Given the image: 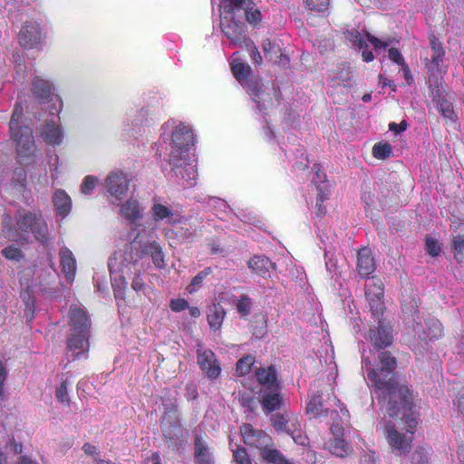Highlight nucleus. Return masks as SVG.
<instances>
[{
    "mask_svg": "<svg viewBox=\"0 0 464 464\" xmlns=\"http://www.w3.org/2000/svg\"><path fill=\"white\" fill-rule=\"evenodd\" d=\"M378 359L382 366L369 369L367 376L375 388L379 403L386 405L389 415H394L398 409L397 398L403 405L411 403V390L407 385L398 383L395 373L397 359L389 351H382Z\"/></svg>",
    "mask_w": 464,
    "mask_h": 464,
    "instance_id": "f257e3e1",
    "label": "nucleus"
},
{
    "mask_svg": "<svg viewBox=\"0 0 464 464\" xmlns=\"http://www.w3.org/2000/svg\"><path fill=\"white\" fill-rule=\"evenodd\" d=\"M14 219L13 240L21 243L28 242L30 235L41 243H46L49 240L48 225L41 211L19 209Z\"/></svg>",
    "mask_w": 464,
    "mask_h": 464,
    "instance_id": "f03ea898",
    "label": "nucleus"
},
{
    "mask_svg": "<svg viewBox=\"0 0 464 464\" xmlns=\"http://www.w3.org/2000/svg\"><path fill=\"white\" fill-rule=\"evenodd\" d=\"M23 118V107L16 104L14 108L12 117L9 122V130L11 139L16 143V151L18 157L28 163L34 162L36 145L33 135V130L21 125Z\"/></svg>",
    "mask_w": 464,
    "mask_h": 464,
    "instance_id": "7ed1b4c3",
    "label": "nucleus"
},
{
    "mask_svg": "<svg viewBox=\"0 0 464 464\" xmlns=\"http://www.w3.org/2000/svg\"><path fill=\"white\" fill-rule=\"evenodd\" d=\"M231 71L237 81L246 88L247 93L256 103L258 111L266 109V103H272L269 92H266L263 81L256 77H251V67L242 62L234 61L231 64Z\"/></svg>",
    "mask_w": 464,
    "mask_h": 464,
    "instance_id": "20e7f679",
    "label": "nucleus"
},
{
    "mask_svg": "<svg viewBox=\"0 0 464 464\" xmlns=\"http://www.w3.org/2000/svg\"><path fill=\"white\" fill-rule=\"evenodd\" d=\"M384 434L389 446L396 455H406L411 451L413 442L412 435L399 431L394 425H387Z\"/></svg>",
    "mask_w": 464,
    "mask_h": 464,
    "instance_id": "39448f33",
    "label": "nucleus"
},
{
    "mask_svg": "<svg viewBox=\"0 0 464 464\" xmlns=\"http://www.w3.org/2000/svg\"><path fill=\"white\" fill-rule=\"evenodd\" d=\"M240 434L243 442L250 448L257 449L259 453H261L266 447H271L273 445V439L269 434L263 430L255 429L253 425L249 423H244L240 426Z\"/></svg>",
    "mask_w": 464,
    "mask_h": 464,
    "instance_id": "423d86ee",
    "label": "nucleus"
},
{
    "mask_svg": "<svg viewBox=\"0 0 464 464\" xmlns=\"http://www.w3.org/2000/svg\"><path fill=\"white\" fill-rule=\"evenodd\" d=\"M19 44L24 49L37 48L42 43V30L36 21H26L17 35Z\"/></svg>",
    "mask_w": 464,
    "mask_h": 464,
    "instance_id": "0eeeda50",
    "label": "nucleus"
},
{
    "mask_svg": "<svg viewBox=\"0 0 464 464\" xmlns=\"http://www.w3.org/2000/svg\"><path fill=\"white\" fill-rule=\"evenodd\" d=\"M220 29L235 45L242 46L243 43L248 38L246 35L245 24L235 20L233 16L226 15L221 18Z\"/></svg>",
    "mask_w": 464,
    "mask_h": 464,
    "instance_id": "6e6552de",
    "label": "nucleus"
},
{
    "mask_svg": "<svg viewBox=\"0 0 464 464\" xmlns=\"http://www.w3.org/2000/svg\"><path fill=\"white\" fill-rule=\"evenodd\" d=\"M256 394L262 407V411L266 415L280 410L283 406L284 399L282 395V387L258 390Z\"/></svg>",
    "mask_w": 464,
    "mask_h": 464,
    "instance_id": "1a4fd4ad",
    "label": "nucleus"
},
{
    "mask_svg": "<svg viewBox=\"0 0 464 464\" xmlns=\"http://www.w3.org/2000/svg\"><path fill=\"white\" fill-rule=\"evenodd\" d=\"M369 339L376 350H384L393 342L392 327L382 320L378 321V326L369 331Z\"/></svg>",
    "mask_w": 464,
    "mask_h": 464,
    "instance_id": "9d476101",
    "label": "nucleus"
},
{
    "mask_svg": "<svg viewBox=\"0 0 464 464\" xmlns=\"http://www.w3.org/2000/svg\"><path fill=\"white\" fill-rule=\"evenodd\" d=\"M198 363L209 379H217L221 372L219 362L215 353L209 350H198Z\"/></svg>",
    "mask_w": 464,
    "mask_h": 464,
    "instance_id": "9b49d317",
    "label": "nucleus"
},
{
    "mask_svg": "<svg viewBox=\"0 0 464 464\" xmlns=\"http://www.w3.org/2000/svg\"><path fill=\"white\" fill-rule=\"evenodd\" d=\"M90 333H72L67 340V350L72 353L73 360L82 355L87 357L90 342Z\"/></svg>",
    "mask_w": 464,
    "mask_h": 464,
    "instance_id": "f8f14e48",
    "label": "nucleus"
},
{
    "mask_svg": "<svg viewBox=\"0 0 464 464\" xmlns=\"http://www.w3.org/2000/svg\"><path fill=\"white\" fill-rule=\"evenodd\" d=\"M256 382L259 385L258 390H267L282 387L278 380L277 372L275 366L258 367L255 370Z\"/></svg>",
    "mask_w": 464,
    "mask_h": 464,
    "instance_id": "ddd939ff",
    "label": "nucleus"
},
{
    "mask_svg": "<svg viewBox=\"0 0 464 464\" xmlns=\"http://www.w3.org/2000/svg\"><path fill=\"white\" fill-rule=\"evenodd\" d=\"M108 193L117 199H121L129 190V180L122 172L110 174L106 179Z\"/></svg>",
    "mask_w": 464,
    "mask_h": 464,
    "instance_id": "4468645a",
    "label": "nucleus"
},
{
    "mask_svg": "<svg viewBox=\"0 0 464 464\" xmlns=\"http://www.w3.org/2000/svg\"><path fill=\"white\" fill-rule=\"evenodd\" d=\"M430 45L431 49V58L426 63L429 72H441V65L443 63L445 50L442 43L436 37L435 34H430L429 37Z\"/></svg>",
    "mask_w": 464,
    "mask_h": 464,
    "instance_id": "2eb2a0df",
    "label": "nucleus"
},
{
    "mask_svg": "<svg viewBox=\"0 0 464 464\" xmlns=\"http://www.w3.org/2000/svg\"><path fill=\"white\" fill-rule=\"evenodd\" d=\"M69 325L72 333H90L91 324L87 314L78 306L70 308Z\"/></svg>",
    "mask_w": 464,
    "mask_h": 464,
    "instance_id": "dca6fc26",
    "label": "nucleus"
},
{
    "mask_svg": "<svg viewBox=\"0 0 464 464\" xmlns=\"http://www.w3.org/2000/svg\"><path fill=\"white\" fill-rule=\"evenodd\" d=\"M357 271L362 278H369L375 270V262L370 248L362 247L357 253Z\"/></svg>",
    "mask_w": 464,
    "mask_h": 464,
    "instance_id": "f3484780",
    "label": "nucleus"
},
{
    "mask_svg": "<svg viewBox=\"0 0 464 464\" xmlns=\"http://www.w3.org/2000/svg\"><path fill=\"white\" fill-rule=\"evenodd\" d=\"M410 396H411V403L407 406L401 403L400 399L397 398L398 409H397L396 414L390 415V416L391 417H398L400 415V413H402L401 420L407 424V427H408L406 432L414 436L415 429L418 425V420H417V418H416L414 412L412 411L413 395H412L411 392Z\"/></svg>",
    "mask_w": 464,
    "mask_h": 464,
    "instance_id": "a211bd4d",
    "label": "nucleus"
},
{
    "mask_svg": "<svg viewBox=\"0 0 464 464\" xmlns=\"http://www.w3.org/2000/svg\"><path fill=\"white\" fill-rule=\"evenodd\" d=\"M161 430L169 447L177 445L178 440L182 435L179 419L162 420Z\"/></svg>",
    "mask_w": 464,
    "mask_h": 464,
    "instance_id": "6ab92c4d",
    "label": "nucleus"
},
{
    "mask_svg": "<svg viewBox=\"0 0 464 464\" xmlns=\"http://www.w3.org/2000/svg\"><path fill=\"white\" fill-rule=\"evenodd\" d=\"M195 139L192 130L181 123L172 132V143L179 148L189 149L194 145Z\"/></svg>",
    "mask_w": 464,
    "mask_h": 464,
    "instance_id": "aec40b11",
    "label": "nucleus"
},
{
    "mask_svg": "<svg viewBox=\"0 0 464 464\" xmlns=\"http://www.w3.org/2000/svg\"><path fill=\"white\" fill-rule=\"evenodd\" d=\"M60 265L66 280L72 283L76 272V260L72 252L66 246H63L59 252Z\"/></svg>",
    "mask_w": 464,
    "mask_h": 464,
    "instance_id": "412c9836",
    "label": "nucleus"
},
{
    "mask_svg": "<svg viewBox=\"0 0 464 464\" xmlns=\"http://www.w3.org/2000/svg\"><path fill=\"white\" fill-rule=\"evenodd\" d=\"M247 265L252 273L262 277H266L276 268L275 263L265 256H253Z\"/></svg>",
    "mask_w": 464,
    "mask_h": 464,
    "instance_id": "4be33fe9",
    "label": "nucleus"
},
{
    "mask_svg": "<svg viewBox=\"0 0 464 464\" xmlns=\"http://www.w3.org/2000/svg\"><path fill=\"white\" fill-rule=\"evenodd\" d=\"M120 214L124 219L134 224L142 218V209L137 199L130 198L121 205Z\"/></svg>",
    "mask_w": 464,
    "mask_h": 464,
    "instance_id": "5701e85b",
    "label": "nucleus"
},
{
    "mask_svg": "<svg viewBox=\"0 0 464 464\" xmlns=\"http://www.w3.org/2000/svg\"><path fill=\"white\" fill-rule=\"evenodd\" d=\"M32 92L38 99L45 102L51 100L53 87L47 80L36 76L32 82Z\"/></svg>",
    "mask_w": 464,
    "mask_h": 464,
    "instance_id": "b1692460",
    "label": "nucleus"
},
{
    "mask_svg": "<svg viewBox=\"0 0 464 464\" xmlns=\"http://www.w3.org/2000/svg\"><path fill=\"white\" fill-rule=\"evenodd\" d=\"M53 203L57 215L61 217L67 216L72 209V200L70 196L63 189H57L53 197Z\"/></svg>",
    "mask_w": 464,
    "mask_h": 464,
    "instance_id": "393cba45",
    "label": "nucleus"
},
{
    "mask_svg": "<svg viewBox=\"0 0 464 464\" xmlns=\"http://www.w3.org/2000/svg\"><path fill=\"white\" fill-rule=\"evenodd\" d=\"M194 459L197 464H211L208 446L198 435L194 438Z\"/></svg>",
    "mask_w": 464,
    "mask_h": 464,
    "instance_id": "a878e982",
    "label": "nucleus"
},
{
    "mask_svg": "<svg viewBox=\"0 0 464 464\" xmlns=\"http://www.w3.org/2000/svg\"><path fill=\"white\" fill-rule=\"evenodd\" d=\"M188 150L189 149L179 148L173 145L169 160V163L173 171L175 169H183L185 165L190 163Z\"/></svg>",
    "mask_w": 464,
    "mask_h": 464,
    "instance_id": "bb28decb",
    "label": "nucleus"
},
{
    "mask_svg": "<svg viewBox=\"0 0 464 464\" xmlns=\"http://www.w3.org/2000/svg\"><path fill=\"white\" fill-rule=\"evenodd\" d=\"M41 135L49 145H59L62 142V132L59 126L53 121H45Z\"/></svg>",
    "mask_w": 464,
    "mask_h": 464,
    "instance_id": "cd10ccee",
    "label": "nucleus"
},
{
    "mask_svg": "<svg viewBox=\"0 0 464 464\" xmlns=\"http://www.w3.org/2000/svg\"><path fill=\"white\" fill-rule=\"evenodd\" d=\"M433 101L436 103L437 110L446 121L455 122L458 120L453 109V104L442 94L438 92Z\"/></svg>",
    "mask_w": 464,
    "mask_h": 464,
    "instance_id": "c85d7f7f",
    "label": "nucleus"
},
{
    "mask_svg": "<svg viewBox=\"0 0 464 464\" xmlns=\"http://www.w3.org/2000/svg\"><path fill=\"white\" fill-rule=\"evenodd\" d=\"M253 336L262 339L267 334V316L262 313L255 314L249 324Z\"/></svg>",
    "mask_w": 464,
    "mask_h": 464,
    "instance_id": "c756f323",
    "label": "nucleus"
},
{
    "mask_svg": "<svg viewBox=\"0 0 464 464\" xmlns=\"http://www.w3.org/2000/svg\"><path fill=\"white\" fill-rule=\"evenodd\" d=\"M306 412L314 419L328 416L329 410L324 407L322 394H314L309 400L306 405Z\"/></svg>",
    "mask_w": 464,
    "mask_h": 464,
    "instance_id": "7c9ffc66",
    "label": "nucleus"
},
{
    "mask_svg": "<svg viewBox=\"0 0 464 464\" xmlns=\"http://www.w3.org/2000/svg\"><path fill=\"white\" fill-rule=\"evenodd\" d=\"M225 316V308L220 304H214L209 308L207 315V320L210 328L214 331L219 330L222 326Z\"/></svg>",
    "mask_w": 464,
    "mask_h": 464,
    "instance_id": "2f4dec72",
    "label": "nucleus"
},
{
    "mask_svg": "<svg viewBox=\"0 0 464 464\" xmlns=\"http://www.w3.org/2000/svg\"><path fill=\"white\" fill-rule=\"evenodd\" d=\"M329 451L339 458H345L353 451L352 446L343 438H334L327 442Z\"/></svg>",
    "mask_w": 464,
    "mask_h": 464,
    "instance_id": "473e14b6",
    "label": "nucleus"
},
{
    "mask_svg": "<svg viewBox=\"0 0 464 464\" xmlns=\"http://www.w3.org/2000/svg\"><path fill=\"white\" fill-rule=\"evenodd\" d=\"M241 10H244L246 20L254 27L258 26L262 22L261 11L252 0H247Z\"/></svg>",
    "mask_w": 464,
    "mask_h": 464,
    "instance_id": "72a5a7b5",
    "label": "nucleus"
},
{
    "mask_svg": "<svg viewBox=\"0 0 464 464\" xmlns=\"http://www.w3.org/2000/svg\"><path fill=\"white\" fill-rule=\"evenodd\" d=\"M365 296L366 299L384 297V285L382 279L372 276L371 280L365 284Z\"/></svg>",
    "mask_w": 464,
    "mask_h": 464,
    "instance_id": "f704fd0d",
    "label": "nucleus"
},
{
    "mask_svg": "<svg viewBox=\"0 0 464 464\" xmlns=\"http://www.w3.org/2000/svg\"><path fill=\"white\" fill-rule=\"evenodd\" d=\"M159 243L157 241H137L133 240L130 243L131 251L135 252L137 258L140 259L145 256H150L154 250V246H157Z\"/></svg>",
    "mask_w": 464,
    "mask_h": 464,
    "instance_id": "c9c22d12",
    "label": "nucleus"
},
{
    "mask_svg": "<svg viewBox=\"0 0 464 464\" xmlns=\"http://www.w3.org/2000/svg\"><path fill=\"white\" fill-rule=\"evenodd\" d=\"M177 177H180L186 187H193L197 180V170L195 166L190 163L185 165L183 169L174 170Z\"/></svg>",
    "mask_w": 464,
    "mask_h": 464,
    "instance_id": "e433bc0d",
    "label": "nucleus"
},
{
    "mask_svg": "<svg viewBox=\"0 0 464 464\" xmlns=\"http://www.w3.org/2000/svg\"><path fill=\"white\" fill-rule=\"evenodd\" d=\"M234 304L242 318H246L252 310L253 300L247 295H241Z\"/></svg>",
    "mask_w": 464,
    "mask_h": 464,
    "instance_id": "4c0bfd02",
    "label": "nucleus"
},
{
    "mask_svg": "<svg viewBox=\"0 0 464 464\" xmlns=\"http://www.w3.org/2000/svg\"><path fill=\"white\" fill-rule=\"evenodd\" d=\"M256 362L255 356L248 354L239 359L236 365V371L239 376L248 374Z\"/></svg>",
    "mask_w": 464,
    "mask_h": 464,
    "instance_id": "58836bf2",
    "label": "nucleus"
},
{
    "mask_svg": "<svg viewBox=\"0 0 464 464\" xmlns=\"http://www.w3.org/2000/svg\"><path fill=\"white\" fill-rule=\"evenodd\" d=\"M262 48H263V51H264V53H265L266 57L271 56L272 53H275V54L280 53V55H279V58H280L279 63H281L283 64H285L286 63L289 62V58L286 55H283L281 53L280 47L278 45L275 44L274 43H272L269 39H266V40L263 41Z\"/></svg>",
    "mask_w": 464,
    "mask_h": 464,
    "instance_id": "ea45409f",
    "label": "nucleus"
},
{
    "mask_svg": "<svg viewBox=\"0 0 464 464\" xmlns=\"http://www.w3.org/2000/svg\"><path fill=\"white\" fill-rule=\"evenodd\" d=\"M372 155L378 160H386L392 157V148L387 142H378L372 147Z\"/></svg>",
    "mask_w": 464,
    "mask_h": 464,
    "instance_id": "a19ab883",
    "label": "nucleus"
},
{
    "mask_svg": "<svg viewBox=\"0 0 464 464\" xmlns=\"http://www.w3.org/2000/svg\"><path fill=\"white\" fill-rule=\"evenodd\" d=\"M213 272L212 268L211 267H207L205 268L204 270L200 271L199 273L197 274V276H195L192 280H191V283L190 285L187 287V291L189 293V294H192L194 293L195 291H197L203 284L204 280L209 276L211 275Z\"/></svg>",
    "mask_w": 464,
    "mask_h": 464,
    "instance_id": "79ce46f5",
    "label": "nucleus"
},
{
    "mask_svg": "<svg viewBox=\"0 0 464 464\" xmlns=\"http://www.w3.org/2000/svg\"><path fill=\"white\" fill-rule=\"evenodd\" d=\"M427 334L430 341L439 340L444 335V329L442 324L438 320H430L427 324Z\"/></svg>",
    "mask_w": 464,
    "mask_h": 464,
    "instance_id": "37998d69",
    "label": "nucleus"
},
{
    "mask_svg": "<svg viewBox=\"0 0 464 464\" xmlns=\"http://www.w3.org/2000/svg\"><path fill=\"white\" fill-rule=\"evenodd\" d=\"M232 453L233 460L236 464H253L247 450L245 447L237 445L236 449L232 450Z\"/></svg>",
    "mask_w": 464,
    "mask_h": 464,
    "instance_id": "c03bdc74",
    "label": "nucleus"
},
{
    "mask_svg": "<svg viewBox=\"0 0 464 464\" xmlns=\"http://www.w3.org/2000/svg\"><path fill=\"white\" fill-rule=\"evenodd\" d=\"M367 301L372 316L375 317L378 321L382 320L383 312L385 310L383 298H370L367 299Z\"/></svg>",
    "mask_w": 464,
    "mask_h": 464,
    "instance_id": "a18cd8bd",
    "label": "nucleus"
},
{
    "mask_svg": "<svg viewBox=\"0 0 464 464\" xmlns=\"http://www.w3.org/2000/svg\"><path fill=\"white\" fill-rule=\"evenodd\" d=\"M151 212L154 221L163 220L173 216L172 211L160 203L154 204L151 208Z\"/></svg>",
    "mask_w": 464,
    "mask_h": 464,
    "instance_id": "49530a36",
    "label": "nucleus"
},
{
    "mask_svg": "<svg viewBox=\"0 0 464 464\" xmlns=\"http://www.w3.org/2000/svg\"><path fill=\"white\" fill-rule=\"evenodd\" d=\"M453 255L458 263L464 260V235H458L453 238Z\"/></svg>",
    "mask_w": 464,
    "mask_h": 464,
    "instance_id": "de8ad7c7",
    "label": "nucleus"
},
{
    "mask_svg": "<svg viewBox=\"0 0 464 464\" xmlns=\"http://www.w3.org/2000/svg\"><path fill=\"white\" fill-rule=\"evenodd\" d=\"M164 407V416L162 420L179 419L178 406L175 400L162 401Z\"/></svg>",
    "mask_w": 464,
    "mask_h": 464,
    "instance_id": "09e8293b",
    "label": "nucleus"
},
{
    "mask_svg": "<svg viewBox=\"0 0 464 464\" xmlns=\"http://www.w3.org/2000/svg\"><path fill=\"white\" fill-rule=\"evenodd\" d=\"M305 7L313 12H325L330 5V0H304Z\"/></svg>",
    "mask_w": 464,
    "mask_h": 464,
    "instance_id": "8fccbe9b",
    "label": "nucleus"
},
{
    "mask_svg": "<svg viewBox=\"0 0 464 464\" xmlns=\"http://www.w3.org/2000/svg\"><path fill=\"white\" fill-rule=\"evenodd\" d=\"M243 44L248 50V53H249L251 60L257 65H261L263 63V59H262L260 52L258 51L257 47L255 45L254 42L250 38H247L243 43Z\"/></svg>",
    "mask_w": 464,
    "mask_h": 464,
    "instance_id": "3c124183",
    "label": "nucleus"
},
{
    "mask_svg": "<svg viewBox=\"0 0 464 464\" xmlns=\"http://www.w3.org/2000/svg\"><path fill=\"white\" fill-rule=\"evenodd\" d=\"M300 428H301V422L299 421L298 420V417L295 416V415H289L288 417V422H287V425H286V428H285V432L291 435V437L293 438V440L295 441V442H299L298 440L296 439L295 437V432L299 431L300 430Z\"/></svg>",
    "mask_w": 464,
    "mask_h": 464,
    "instance_id": "603ef678",
    "label": "nucleus"
},
{
    "mask_svg": "<svg viewBox=\"0 0 464 464\" xmlns=\"http://www.w3.org/2000/svg\"><path fill=\"white\" fill-rule=\"evenodd\" d=\"M289 414H276L273 416L271 419L272 427L277 432H285L287 422H288Z\"/></svg>",
    "mask_w": 464,
    "mask_h": 464,
    "instance_id": "864d4df0",
    "label": "nucleus"
},
{
    "mask_svg": "<svg viewBox=\"0 0 464 464\" xmlns=\"http://www.w3.org/2000/svg\"><path fill=\"white\" fill-rule=\"evenodd\" d=\"M153 247L154 250L150 255L153 265L158 269H162L166 266L162 247L160 246V244L157 246H154Z\"/></svg>",
    "mask_w": 464,
    "mask_h": 464,
    "instance_id": "5fc2aeb1",
    "label": "nucleus"
},
{
    "mask_svg": "<svg viewBox=\"0 0 464 464\" xmlns=\"http://www.w3.org/2000/svg\"><path fill=\"white\" fill-rule=\"evenodd\" d=\"M425 249L427 253L433 257L438 256L441 251L439 241L430 237H426Z\"/></svg>",
    "mask_w": 464,
    "mask_h": 464,
    "instance_id": "6e6d98bb",
    "label": "nucleus"
},
{
    "mask_svg": "<svg viewBox=\"0 0 464 464\" xmlns=\"http://www.w3.org/2000/svg\"><path fill=\"white\" fill-rule=\"evenodd\" d=\"M1 253H2L3 256L8 260L19 261L24 256L22 250L18 247L13 246L5 247Z\"/></svg>",
    "mask_w": 464,
    "mask_h": 464,
    "instance_id": "4d7b16f0",
    "label": "nucleus"
},
{
    "mask_svg": "<svg viewBox=\"0 0 464 464\" xmlns=\"http://www.w3.org/2000/svg\"><path fill=\"white\" fill-rule=\"evenodd\" d=\"M55 397L62 403H69L68 381H63L55 390Z\"/></svg>",
    "mask_w": 464,
    "mask_h": 464,
    "instance_id": "13d9d810",
    "label": "nucleus"
},
{
    "mask_svg": "<svg viewBox=\"0 0 464 464\" xmlns=\"http://www.w3.org/2000/svg\"><path fill=\"white\" fill-rule=\"evenodd\" d=\"M412 464H429V458L426 450L422 447H418L411 456Z\"/></svg>",
    "mask_w": 464,
    "mask_h": 464,
    "instance_id": "bf43d9fd",
    "label": "nucleus"
},
{
    "mask_svg": "<svg viewBox=\"0 0 464 464\" xmlns=\"http://www.w3.org/2000/svg\"><path fill=\"white\" fill-rule=\"evenodd\" d=\"M365 37L373 45L375 50H379L382 48L385 49L386 47H388L391 44V43L392 41L391 38H388L384 41L380 40L379 38L375 37L369 32L365 33Z\"/></svg>",
    "mask_w": 464,
    "mask_h": 464,
    "instance_id": "052dcab7",
    "label": "nucleus"
},
{
    "mask_svg": "<svg viewBox=\"0 0 464 464\" xmlns=\"http://www.w3.org/2000/svg\"><path fill=\"white\" fill-rule=\"evenodd\" d=\"M247 0H224L223 7L227 13H234L237 10H241L246 5Z\"/></svg>",
    "mask_w": 464,
    "mask_h": 464,
    "instance_id": "680f3d73",
    "label": "nucleus"
},
{
    "mask_svg": "<svg viewBox=\"0 0 464 464\" xmlns=\"http://www.w3.org/2000/svg\"><path fill=\"white\" fill-rule=\"evenodd\" d=\"M97 184V179L93 176H86L81 185V191L85 195L92 192Z\"/></svg>",
    "mask_w": 464,
    "mask_h": 464,
    "instance_id": "e2e57ef3",
    "label": "nucleus"
},
{
    "mask_svg": "<svg viewBox=\"0 0 464 464\" xmlns=\"http://www.w3.org/2000/svg\"><path fill=\"white\" fill-rule=\"evenodd\" d=\"M24 314L25 315L32 320L34 316V308H35V300L34 297L28 295L25 298H24Z\"/></svg>",
    "mask_w": 464,
    "mask_h": 464,
    "instance_id": "0e129e2a",
    "label": "nucleus"
},
{
    "mask_svg": "<svg viewBox=\"0 0 464 464\" xmlns=\"http://www.w3.org/2000/svg\"><path fill=\"white\" fill-rule=\"evenodd\" d=\"M188 307V302L184 298L171 299L169 302V308L175 313L184 311Z\"/></svg>",
    "mask_w": 464,
    "mask_h": 464,
    "instance_id": "69168bd1",
    "label": "nucleus"
},
{
    "mask_svg": "<svg viewBox=\"0 0 464 464\" xmlns=\"http://www.w3.org/2000/svg\"><path fill=\"white\" fill-rule=\"evenodd\" d=\"M388 53H389L390 60H392L393 63H395L401 66L403 63H405V60H404L402 54L401 53V52L399 51V49H397L395 47H391L388 50Z\"/></svg>",
    "mask_w": 464,
    "mask_h": 464,
    "instance_id": "338daca9",
    "label": "nucleus"
},
{
    "mask_svg": "<svg viewBox=\"0 0 464 464\" xmlns=\"http://www.w3.org/2000/svg\"><path fill=\"white\" fill-rule=\"evenodd\" d=\"M317 188V197L316 200L324 202L328 199L329 197V188L327 184H319L316 186Z\"/></svg>",
    "mask_w": 464,
    "mask_h": 464,
    "instance_id": "774afa93",
    "label": "nucleus"
}]
</instances>
